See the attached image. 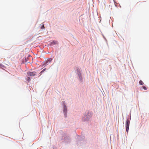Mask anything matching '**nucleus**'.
Segmentation results:
<instances>
[{
    "label": "nucleus",
    "mask_w": 149,
    "mask_h": 149,
    "mask_svg": "<svg viewBox=\"0 0 149 149\" xmlns=\"http://www.w3.org/2000/svg\"><path fill=\"white\" fill-rule=\"evenodd\" d=\"M45 70V69H43V70H42V71L41 72H43V71H44Z\"/></svg>",
    "instance_id": "nucleus-9"
},
{
    "label": "nucleus",
    "mask_w": 149,
    "mask_h": 149,
    "mask_svg": "<svg viewBox=\"0 0 149 149\" xmlns=\"http://www.w3.org/2000/svg\"><path fill=\"white\" fill-rule=\"evenodd\" d=\"M44 28V26L43 24H42L41 27V29H43Z\"/></svg>",
    "instance_id": "nucleus-7"
},
{
    "label": "nucleus",
    "mask_w": 149,
    "mask_h": 149,
    "mask_svg": "<svg viewBox=\"0 0 149 149\" xmlns=\"http://www.w3.org/2000/svg\"><path fill=\"white\" fill-rule=\"evenodd\" d=\"M63 111H64V113H65L66 114V111H67V108H66V107H65V106L64 107Z\"/></svg>",
    "instance_id": "nucleus-4"
},
{
    "label": "nucleus",
    "mask_w": 149,
    "mask_h": 149,
    "mask_svg": "<svg viewBox=\"0 0 149 149\" xmlns=\"http://www.w3.org/2000/svg\"><path fill=\"white\" fill-rule=\"evenodd\" d=\"M58 43V42L57 41H53L52 42H51L50 45H56Z\"/></svg>",
    "instance_id": "nucleus-3"
},
{
    "label": "nucleus",
    "mask_w": 149,
    "mask_h": 149,
    "mask_svg": "<svg viewBox=\"0 0 149 149\" xmlns=\"http://www.w3.org/2000/svg\"><path fill=\"white\" fill-rule=\"evenodd\" d=\"M0 66L1 67H4L3 65L0 63Z\"/></svg>",
    "instance_id": "nucleus-8"
},
{
    "label": "nucleus",
    "mask_w": 149,
    "mask_h": 149,
    "mask_svg": "<svg viewBox=\"0 0 149 149\" xmlns=\"http://www.w3.org/2000/svg\"><path fill=\"white\" fill-rule=\"evenodd\" d=\"M36 73L35 72H28L27 74L28 76H34L36 75Z\"/></svg>",
    "instance_id": "nucleus-2"
},
{
    "label": "nucleus",
    "mask_w": 149,
    "mask_h": 149,
    "mask_svg": "<svg viewBox=\"0 0 149 149\" xmlns=\"http://www.w3.org/2000/svg\"><path fill=\"white\" fill-rule=\"evenodd\" d=\"M130 124V121L129 119H127L126 121V131L127 133L128 132L129 129Z\"/></svg>",
    "instance_id": "nucleus-1"
},
{
    "label": "nucleus",
    "mask_w": 149,
    "mask_h": 149,
    "mask_svg": "<svg viewBox=\"0 0 149 149\" xmlns=\"http://www.w3.org/2000/svg\"><path fill=\"white\" fill-rule=\"evenodd\" d=\"M139 83L141 85H143V81L141 80H140L139 81Z\"/></svg>",
    "instance_id": "nucleus-5"
},
{
    "label": "nucleus",
    "mask_w": 149,
    "mask_h": 149,
    "mask_svg": "<svg viewBox=\"0 0 149 149\" xmlns=\"http://www.w3.org/2000/svg\"><path fill=\"white\" fill-rule=\"evenodd\" d=\"M143 88L145 89V90H146L147 89V88H146L145 86H143Z\"/></svg>",
    "instance_id": "nucleus-6"
}]
</instances>
